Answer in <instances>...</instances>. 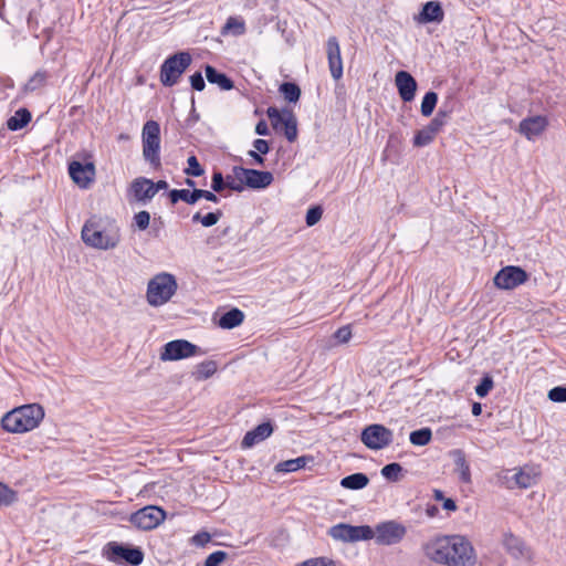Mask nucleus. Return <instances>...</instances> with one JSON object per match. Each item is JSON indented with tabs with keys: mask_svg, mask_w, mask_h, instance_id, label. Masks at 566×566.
Masks as SVG:
<instances>
[{
	"mask_svg": "<svg viewBox=\"0 0 566 566\" xmlns=\"http://www.w3.org/2000/svg\"><path fill=\"white\" fill-rule=\"evenodd\" d=\"M426 556L443 566H475L476 554L472 543L462 535H443L424 546Z\"/></svg>",
	"mask_w": 566,
	"mask_h": 566,
	"instance_id": "obj_1",
	"label": "nucleus"
},
{
	"mask_svg": "<svg viewBox=\"0 0 566 566\" xmlns=\"http://www.w3.org/2000/svg\"><path fill=\"white\" fill-rule=\"evenodd\" d=\"M81 238L91 248L98 250L115 249L120 242V229L115 220H109L106 227H102V219L92 216L82 228Z\"/></svg>",
	"mask_w": 566,
	"mask_h": 566,
	"instance_id": "obj_2",
	"label": "nucleus"
},
{
	"mask_svg": "<svg viewBox=\"0 0 566 566\" xmlns=\"http://www.w3.org/2000/svg\"><path fill=\"white\" fill-rule=\"evenodd\" d=\"M44 418V410L38 403L17 407L1 419L2 428L11 433H24L39 427Z\"/></svg>",
	"mask_w": 566,
	"mask_h": 566,
	"instance_id": "obj_3",
	"label": "nucleus"
},
{
	"mask_svg": "<svg viewBox=\"0 0 566 566\" xmlns=\"http://www.w3.org/2000/svg\"><path fill=\"white\" fill-rule=\"evenodd\" d=\"M177 287L178 285L172 274L159 273L148 282L147 302L151 306H161L175 295Z\"/></svg>",
	"mask_w": 566,
	"mask_h": 566,
	"instance_id": "obj_4",
	"label": "nucleus"
},
{
	"mask_svg": "<svg viewBox=\"0 0 566 566\" xmlns=\"http://www.w3.org/2000/svg\"><path fill=\"white\" fill-rule=\"evenodd\" d=\"M191 61V55L188 52H178L167 57L160 66L161 84L166 87L176 85Z\"/></svg>",
	"mask_w": 566,
	"mask_h": 566,
	"instance_id": "obj_5",
	"label": "nucleus"
},
{
	"mask_svg": "<svg viewBox=\"0 0 566 566\" xmlns=\"http://www.w3.org/2000/svg\"><path fill=\"white\" fill-rule=\"evenodd\" d=\"M103 556L112 563H126L130 566H138L144 560V553L139 547L124 546L114 541L104 546Z\"/></svg>",
	"mask_w": 566,
	"mask_h": 566,
	"instance_id": "obj_6",
	"label": "nucleus"
},
{
	"mask_svg": "<svg viewBox=\"0 0 566 566\" xmlns=\"http://www.w3.org/2000/svg\"><path fill=\"white\" fill-rule=\"evenodd\" d=\"M143 155L151 165L160 164V126L156 120H147L142 132Z\"/></svg>",
	"mask_w": 566,
	"mask_h": 566,
	"instance_id": "obj_7",
	"label": "nucleus"
},
{
	"mask_svg": "<svg viewBox=\"0 0 566 566\" xmlns=\"http://www.w3.org/2000/svg\"><path fill=\"white\" fill-rule=\"evenodd\" d=\"M360 440L370 450H381L392 443L394 433L384 424L374 423L363 429Z\"/></svg>",
	"mask_w": 566,
	"mask_h": 566,
	"instance_id": "obj_8",
	"label": "nucleus"
},
{
	"mask_svg": "<svg viewBox=\"0 0 566 566\" xmlns=\"http://www.w3.org/2000/svg\"><path fill=\"white\" fill-rule=\"evenodd\" d=\"M329 536L343 542H357L374 538V530L368 525L353 526L345 523L334 525L328 531Z\"/></svg>",
	"mask_w": 566,
	"mask_h": 566,
	"instance_id": "obj_9",
	"label": "nucleus"
},
{
	"mask_svg": "<svg viewBox=\"0 0 566 566\" xmlns=\"http://www.w3.org/2000/svg\"><path fill=\"white\" fill-rule=\"evenodd\" d=\"M166 518V512L159 506L148 505L133 513L129 522L139 530L156 528Z\"/></svg>",
	"mask_w": 566,
	"mask_h": 566,
	"instance_id": "obj_10",
	"label": "nucleus"
},
{
	"mask_svg": "<svg viewBox=\"0 0 566 566\" xmlns=\"http://www.w3.org/2000/svg\"><path fill=\"white\" fill-rule=\"evenodd\" d=\"M528 280L525 270L515 265H507L501 269L494 276L493 282L497 289L513 290Z\"/></svg>",
	"mask_w": 566,
	"mask_h": 566,
	"instance_id": "obj_11",
	"label": "nucleus"
},
{
	"mask_svg": "<svg viewBox=\"0 0 566 566\" xmlns=\"http://www.w3.org/2000/svg\"><path fill=\"white\" fill-rule=\"evenodd\" d=\"M275 129H283L284 136L289 142H294L297 137L296 119L292 112H280L276 107H269L266 111Z\"/></svg>",
	"mask_w": 566,
	"mask_h": 566,
	"instance_id": "obj_12",
	"label": "nucleus"
},
{
	"mask_svg": "<svg viewBox=\"0 0 566 566\" xmlns=\"http://www.w3.org/2000/svg\"><path fill=\"white\" fill-rule=\"evenodd\" d=\"M406 527L395 521L380 523L374 530V537L378 544L392 545L399 543L406 535Z\"/></svg>",
	"mask_w": 566,
	"mask_h": 566,
	"instance_id": "obj_13",
	"label": "nucleus"
},
{
	"mask_svg": "<svg viewBox=\"0 0 566 566\" xmlns=\"http://www.w3.org/2000/svg\"><path fill=\"white\" fill-rule=\"evenodd\" d=\"M198 350L199 348L195 344L186 339H176L168 342L164 346V350L160 353V359L163 361L179 360L197 355Z\"/></svg>",
	"mask_w": 566,
	"mask_h": 566,
	"instance_id": "obj_14",
	"label": "nucleus"
},
{
	"mask_svg": "<svg viewBox=\"0 0 566 566\" xmlns=\"http://www.w3.org/2000/svg\"><path fill=\"white\" fill-rule=\"evenodd\" d=\"M156 195V189L153 188L151 179H135L127 189V201L129 205L142 203L146 205Z\"/></svg>",
	"mask_w": 566,
	"mask_h": 566,
	"instance_id": "obj_15",
	"label": "nucleus"
},
{
	"mask_svg": "<svg viewBox=\"0 0 566 566\" xmlns=\"http://www.w3.org/2000/svg\"><path fill=\"white\" fill-rule=\"evenodd\" d=\"M228 182H224V179H212L211 188L216 192L222 191L226 187H229L232 190L241 191L244 187H249L252 189H264L270 186L273 179H228Z\"/></svg>",
	"mask_w": 566,
	"mask_h": 566,
	"instance_id": "obj_16",
	"label": "nucleus"
},
{
	"mask_svg": "<svg viewBox=\"0 0 566 566\" xmlns=\"http://www.w3.org/2000/svg\"><path fill=\"white\" fill-rule=\"evenodd\" d=\"M326 55L332 77L338 81L343 76V60L340 46L336 36H329L326 41Z\"/></svg>",
	"mask_w": 566,
	"mask_h": 566,
	"instance_id": "obj_17",
	"label": "nucleus"
},
{
	"mask_svg": "<svg viewBox=\"0 0 566 566\" xmlns=\"http://www.w3.org/2000/svg\"><path fill=\"white\" fill-rule=\"evenodd\" d=\"M395 84L398 88L399 96L403 102H411L415 98L417 82L410 73L406 71L397 72L395 76Z\"/></svg>",
	"mask_w": 566,
	"mask_h": 566,
	"instance_id": "obj_18",
	"label": "nucleus"
},
{
	"mask_svg": "<svg viewBox=\"0 0 566 566\" xmlns=\"http://www.w3.org/2000/svg\"><path fill=\"white\" fill-rule=\"evenodd\" d=\"M95 165L92 160V156L88 154H76L74 159L69 164L70 177H78L80 174L85 177L95 175Z\"/></svg>",
	"mask_w": 566,
	"mask_h": 566,
	"instance_id": "obj_19",
	"label": "nucleus"
},
{
	"mask_svg": "<svg viewBox=\"0 0 566 566\" xmlns=\"http://www.w3.org/2000/svg\"><path fill=\"white\" fill-rule=\"evenodd\" d=\"M547 124L545 116L537 115L524 118L520 123V132L525 135L527 139H533L545 130Z\"/></svg>",
	"mask_w": 566,
	"mask_h": 566,
	"instance_id": "obj_20",
	"label": "nucleus"
},
{
	"mask_svg": "<svg viewBox=\"0 0 566 566\" xmlns=\"http://www.w3.org/2000/svg\"><path fill=\"white\" fill-rule=\"evenodd\" d=\"M503 545L505 551L514 558L531 557V549L525 542L512 533L504 535Z\"/></svg>",
	"mask_w": 566,
	"mask_h": 566,
	"instance_id": "obj_21",
	"label": "nucleus"
},
{
	"mask_svg": "<svg viewBox=\"0 0 566 566\" xmlns=\"http://www.w3.org/2000/svg\"><path fill=\"white\" fill-rule=\"evenodd\" d=\"M272 432V424L270 422H263L245 433V436L242 439L241 446L244 449L251 448L254 444L270 437Z\"/></svg>",
	"mask_w": 566,
	"mask_h": 566,
	"instance_id": "obj_22",
	"label": "nucleus"
},
{
	"mask_svg": "<svg viewBox=\"0 0 566 566\" xmlns=\"http://www.w3.org/2000/svg\"><path fill=\"white\" fill-rule=\"evenodd\" d=\"M443 17L444 13L441 4L437 1H429L423 6L421 12L419 13L418 21L421 23H440L443 20Z\"/></svg>",
	"mask_w": 566,
	"mask_h": 566,
	"instance_id": "obj_23",
	"label": "nucleus"
},
{
	"mask_svg": "<svg viewBox=\"0 0 566 566\" xmlns=\"http://www.w3.org/2000/svg\"><path fill=\"white\" fill-rule=\"evenodd\" d=\"M441 129L442 126L439 123L431 120L424 128L417 132L413 137V145L417 147L429 145Z\"/></svg>",
	"mask_w": 566,
	"mask_h": 566,
	"instance_id": "obj_24",
	"label": "nucleus"
},
{
	"mask_svg": "<svg viewBox=\"0 0 566 566\" xmlns=\"http://www.w3.org/2000/svg\"><path fill=\"white\" fill-rule=\"evenodd\" d=\"M205 72L209 83L217 84L223 91H230L233 88V81L224 73L218 72L213 66L206 65Z\"/></svg>",
	"mask_w": 566,
	"mask_h": 566,
	"instance_id": "obj_25",
	"label": "nucleus"
},
{
	"mask_svg": "<svg viewBox=\"0 0 566 566\" xmlns=\"http://www.w3.org/2000/svg\"><path fill=\"white\" fill-rule=\"evenodd\" d=\"M538 473L531 468H522L514 475L513 480L517 488L528 489L536 483Z\"/></svg>",
	"mask_w": 566,
	"mask_h": 566,
	"instance_id": "obj_26",
	"label": "nucleus"
},
{
	"mask_svg": "<svg viewBox=\"0 0 566 566\" xmlns=\"http://www.w3.org/2000/svg\"><path fill=\"white\" fill-rule=\"evenodd\" d=\"M244 321V313L239 308H232L224 313L219 319V326L224 329H231L241 325Z\"/></svg>",
	"mask_w": 566,
	"mask_h": 566,
	"instance_id": "obj_27",
	"label": "nucleus"
},
{
	"mask_svg": "<svg viewBox=\"0 0 566 566\" xmlns=\"http://www.w3.org/2000/svg\"><path fill=\"white\" fill-rule=\"evenodd\" d=\"M31 120V113L27 108H19L7 122L10 130H19L25 127Z\"/></svg>",
	"mask_w": 566,
	"mask_h": 566,
	"instance_id": "obj_28",
	"label": "nucleus"
},
{
	"mask_svg": "<svg viewBox=\"0 0 566 566\" xmlns=\"http://www.w3.org/2000/svg\"><path fill=\"white\" fill-rule=\"evenodd\" d=\"M245 33V22L242 18L229 17L221 29V34L242 35Z\"/></svg>",
	"mask_w": 566,
	"mask_h": 566,
	"instance_id": "obj_29",
	"label": "nucleus"
},
{
	"mask_svg": "<svg viewBox=\"0 0 566 566\" xmlns=\"http://www.w3.org/2000/svg\"><path fill=\"white\" fill-rule=\"evenodd\" d=\"M369 482V479L364 473H354L347 475L340 480V485L345 489L349 490H360L364 489Z\"/></svg>",
	"mask_w": 566,
	"mask_h": 566,
	"instance_id": "obj_30",
	"label": "nucleus"
},
{
	"mask_svg": "<svg viewBox=\"0 0 566 566\" xmlns=\"http://www.w3.org/2000/svg\"><path fill=\"white\" fill-rule=\"evenodd\" d=\"M48 80V73L44 70L36 71L33 76L24 84V92H34L43 87Z\"/></svg>",
	"mask_w": 566,
	"mask_h": 566,
	"instance_id": "obj_31",
	"label": "nucleus"
},
{
	"mask_svg": "<svg viewBox=\"0 0 566 566\" xmlns=\"http://www.w3.org/2000/svg\"><path fill=\"white\" fill-rule=\"evenodd\" d=\"M280 93L290 103H296L301 96V88L292 82H284L280 85Z\"/></svg>",
	"mask_w": 566,
	"mask_h": 566,
	"instance_id": "obj_32",
	"label": "nucleus"
},
{
	"mask_svg": "<svg viewBox=\"0 0 566 566\" xmlns=\"http://www.w3.org/2000/svg\"><path fill=\"white\" fill-rule=\"evenodd\" d=\"M308 458L307 457H298L296 459L286 460L283 462H280L276 465V470L280 472H294L302 468H304L307 464Z\"/></svg>",
	"mask_w": 566,
	"mask_h": 566,
	"instance_id": "obj_33",
	"label": "nucleus"
},
{
	"mask_svg": "<svg viewBox=\"0 0 566 566\" xmlns=\"http://www.w3.org/2000/svg\"><path fill=\"white\" fill-rule=\"evenodd\" d=\"M432 432L429 428L415 430L410 433L409 440L413 446H426L431 441Z\"/></svg>",
	"mask_w": 566,
	"mask_h": 566,
	"instance_id": "obj_34",
	"label": "nucleus"
},
{
	"mask_svg": "<svg viewBox=\"0 0 566 566\" xmlns=\"http://www.w3.org/2000/svg\"><path fill=\"white\" fill-rule=\"evenodd\" d=\"M438 102V94L436 92H428L422 98L421 102V114L426 117L430 116Z\"/></svg>",
	"mask_w": 566,
	"mask_h": 566,
	"instance_id": "obj_35",
	"label": "nucleus"
},
{
	"mask_svg": "<svg viewBox=\"0 0 566 566\" xmlns=\"http://www.w3.org/2000/svg\"><path fill=\"white\" fill-rule=\"evenodd\" d=\"M455 465L460 481L467 484L471 483V470L464 455H460L455 460Z\"/></svg>",
	"mask_w": 566,
	"mask_h": 566,
	"instance_id": "obj_36",
	"label": "nucleus"
},
{
	"mask_svg": "<svg viewBox=\"0 0 566 566\" xmlns=\"http://www.w3.org/2000/svg\"><path fill=\"white\" fill-rule=\"evenodd\" d=\"M169 198L171 203H176L179 200H182L187 203H195V190L190 191L188 189H174L169 192Z\"/></svg>",
	"mask_w": 566,
	"mask_h": 566,
	"instance_id": "obj_37",
	"label": "nucleus"
},
{
	"mask_svg": "<svg viewBox=\"0 0 566 566\" xmlns=\"http://www.w3.org/2000/svg\"><path fill=\"white\" fill-rule=\"evenodd\" d=\"M401 472H402V467L397 462L389 463L381 469V475L385 479L392 481V482H396L400 479Z\"/></svg>",
	"mask_w": 566,
	"mask_h": 566,
	"instance_id": "obj_38",
	"label": "nucleus"
},
{
	"mask_svg": "<svg viewBox=\"0 0 566 566\" xmlns=\"http://www.w3.org/2000/svg\"><path fill=\"white\" fill-rule=\"evenodd\" d=\"M222 212L220 210L216 212H209L206 216H201L199 212L193 214L192 220L199 221L203 227H212L214 226L219 219L221 218Z\"/></svg>",
	"mask_w": 566,
	"mask_h": 566,
	"instance_id": "obj_39",
	"label": "nucleus"
},
{
	"mask_svg": "<svg viewBox=\"0 0 566 566\" xmlns=\"http://www.w3.org/2000/svg\"><path fill=\"white\" fill-rule=\"evenodd\" d=\"M233 177H273L270 171H261L256 169H247L239 166L233 167Z\"/></svg>",
	"mask_w": 566,
	"mask_h": 566,
	"instance_id": "obj_40",
	"label": "nucleus"
},
{
	"mask_svg": "<svg viewBox=\"0 0 566 566\" xmlns=\"http://www.w3.org/2000/svg\"><path fill=\"white\" fill-rule=\"evenodd\" d=\"M187 168L184 169L186 175L199 177L205 174V170L202 169L196 156H190L187 159Z\"/></svg>",
	"mask_w": 566,
	"mask_h": 566,
	"instance_id": "obj_41",
	"label": "nucleus"
},
{
	"mask_svg": "<svg viewBox=\"0 0 566 566\" xmlns=\"http://www.w3.org/2000/svg\"><path fill=\"white\" fill-rule=\"evenodd\" d=\"M295 566H337L336 563L328 557H313L308 558L302 563L296 564Z\"/></svg>",
	"mask_w": 566,
	"mask_h": 566,
	"instance_id": "obj_42",
	"label": "nucleus"
},
{
	"mask_svg": "<svg viewBox=\"0 0 566 566\" xmlns=\"http://www.w3.org/2000/svg\"><path fill=\"white\" fill-rule=\"evenodd\" d=\"M494 386L491 376L486 375L482 378L481 382L475 387V392L479 397L483 398L492 390Z\"/></svg>",
	"mask_w": 566,
	"mask_h": 566,
	"instance_id": "obj_43",
	"label": "nucleus"
},
{
	"mask_svg": "<svg viewBox=\"0 0 566 566\" xmlns=\"http://www.w3.org/2000/svg\"><path fill=\"white\" fill-rule=\"evenodd\" d=\"M134 226L140 230V231H144L148 228L149 226V222H150V214L148 211L146 210H143V211H139L137 213H135L134 216Z\"/></svg>",
	"mask_w": 566,
	"mask_h": 566,
	"instance_id": "obj_44",
	"label": "nucleus"
},
{
	"mask_svg": "<svg viewBox=\"0 0 566 566\" xmlns=\"http://www.w3.org/2000/svg\"><path fill=\"white\" fill-rule=\"evenodd\" d=\"M322 216H323V209L321 206H314V207L310 208L306 212V218H305L306 224L308 227L315 226L322 219Z\"/></svg>",
	"mask_w": 566,
	"mask_h": 566,
	"instance_id": "obj_45",
	"label": "nucleus"
},
{
	"mask_svg": "<svg viewBox=\"0 0 566 566\" xmlns=\"http://www.w3.org/2000/svg\"><path fill=\"white\" fill-rule=\"evenodd\" d=\"M227 558L226 552L216 551L206 558L203 566H220Z\"/></svg>",
	"mask_w": 566,
	"mask_h": 566,
	"instance_id": "obj_46",
	"label": "nucleus"
},
{
	"mask_svg": "<svg viewBox=\"0 0 566 566\" xmlns=\"http://www.w3.org/2000/svg\"><path fill=\"white\" fill-rule=\"evenodd\" d=\"M548 399L554 402H566V386H557L548 391Z\"/></svg>",
	"mask_w": 566,
	"mask_h": 566,
	"instance_id": "obj_47",
	"label": "nucleus"
},
{
	"mask_svg": "<svg viewBox=\"0 0 566 566\" xmlns=\"http://www.w3.org/2000/svg\"><path fill=\"white\" fill-rule=\"evenodd\" d=\"M334 338L340 343V344H345V343H348L349 339L352 338V327L350 325H345V326H342L339 327L335 333H334Z\"/></svg>",
	"mask_w": 566,
	"mask_h": 566,
	"instance_id": "obj_48",
	"label": "nucleus"
},
{
	"mask_svg": "<svg viewBox=\"0 0 566 566\" xmlns=\"http://www.w3.org/2000/svg\"><path fill=\"white\" fill-rule=\"evenodd\" d=\"M14 500V492L0 482V506L9 505Z\"/></svg>",
	"mask_w": 566,
	"mask_h": 566,
	"instance_id": "obj_49",
	"label": "nucleus"
},
{
	"mask_svg": "<svg viewBox=\"0 0 566 566\" xmlns=\"http://www.w3.org/2000/svg\"><path fill=\"white\" fill-rule=\"evenodd\" d=\"M450 114H451L450 108H448L447 106H441L432 120H434L436 123H439V125H441L443 127L448 123V120L450 118Z\"/></svg>",
	"mask_w": 566,
	"mask_h": 566,
	"instance_id": "obj_50",
	"label": "nucleus"
},
{
	"mask_svg": "<svg viewBox=\"0 0 566 566\" xmlns=\"http://www.w3.org/2000/svg\"><path fill=\"white\" fill-rule=\"evenodd\" d=\"M217 370V365L214 361L209 360L201 363L199 366V373L203 375L205 378L212 376Z\"/></svg>",
	"mask_w": 566,
	"mask_h": 566,
	"instance_id": "obj_51",
	"label": "nucleus"
},
{
	"mask_svg": "<svg viewBox=\"0 0 566 566\" xmlns=\"http://www.w3.org/2000/svg\"><path fill=\"white\" fill-rule=\"evenodd\" d=\"M211 541V535L208 532H199L191 538V543L197 546H205Z\"/></svg>",
	"mask_w": 566,
	"mask_h": 566,
	"instance_id": "obj_52",
	"label": "nucleus"
},
{
	"mask_svg": "<svg viewBox=\"0 0 566 566\" xmlns=\"http://www.w3.org/2000/svg\"><path fill=\"white\" fill-rule=\"evenodd\" d=\"M190 84L196 91H202L206 87L203 76L200 72H196L190 76Z\"/></svg>",
	"mask_w": 566,
	"mask_h": 566,
	"instance_id": "obj_53",
	"label": "nucleus"
},
{
	"mask_svg": "<svg viewBox=\"0 0 566 566\" xmlns=\"http://www.w3.org/2000/svg\"><path fill=\"white\" fill-rule=\"evenodd\" d=\"M200 198H205L209 201L218 202L217 196L212 191L195 189V202Z\"/></svg>",
	"mask_w": 566,
	"mask_h": 566,
	"instance_id": "obj_54",
	"label": "nucleus"
},
{
	"mask_svg": "<svg viewBox=\"0 0 566 566\" xmlns=\"http://www.w3.org/2000/svg\"><path fill=\"white\" fill-rule=\"evenodd\" d=\"M254 149L260 154H268L269 151V144L264 139H255L253 143Z\"/></svg>",
	"mask_w": 566,
	"mask_h": 566,
	"instance_id": "obj_55",
	"label": "nucleus"
},
{
	"mask_svg": "<svg viewBox=\"0 0 566 566\" xmlns=\"http://www.w3.org/2000/svg\"><path fill=\"white\" fill-rule=\"evenodd\" d=\"M255 133L261 136L269 135V127L265 120L261 119L255 126Z\"/></svg>",
	"mask_w": 566,
	"mask_h": 566,
	"instance_id": "obj_56",
	"label": "nucleus"
},
{
	"mask_svg": "<svg viewBox=\"0 0 566 566\" xmlns=\"http://www.w3.org/2000/svg\"><path fill=\"white\" fill-rule=\"evenodd\" d=\"M95 179H73L74 184L81 189H88Z\"/></svg>",
	"mask_w": 566,
	"mask_h": 566,
	"instance_id": "obj_57",
	"label": "nucleus"
},
{
	"mask_svg": "<svg viewBox=\"0 0 566 566\" xmlns=\"http://www.w3.org/2000/svg\"><path fill=\"white\" fill-rule=\"evenodd\" d=\"M442 506L447 511H455L457 510V504L452 499H444Z\"/></svg>",
	"mask_w": 566,
	"mask_h": 566,
	"instance_id": "obj_58",
	"label": "nucleus"
},
{
	"mask_svg": "<svg viewBox=\"0 0 566 566\" xmlns=\"http://www.w3.org/2000/svg\"><path fill=\"white\" fill-rule=\"evenodd\" d=\"M168 187V184L166 182L165 179H158V181L155 184L153 182V188L156 189V193L160 190V189H166Z\"/></svg>",
	"mask_w": 566,
	"mask_h": 566,
	"instance_id": "obj_59",
	"label": "nucleus"
},
{
	"mask_svg": "<svg viewBox=\"0 0 566 566\" xmlns=\"http://www.w3.org/2000/svg\"><path fill=\"white\" fill-rule=\"evenodd\" d=\"M249 155L251 157H253V159L258 163V164H262L263 163V158L261 156L260 153H258L255 149L254 150H250L249 151Z\"/></svg>",
	"mask_w": 566,
	"mask_h": 566,
	"instance_id": "obj_60",
	"label": "nucleus"
},
{
	"mask_svg": "<svg viewBox=\"0 0 566 566\" xmlns=\"http://www.w3.org/2000/svg\"><path fill=\"white\" fill-rule=\"evenodd\" d=\"M481 412H482V406H481V403H479V402H474V403H473V406H472V413H473L474 416H480V415H481Z\"/></svg>",
	"mask_w": 566,
	"mask_h": 566,
	"instance_id": "obj_61",
	"label": "nucleus"
},
{
	"mask_svg": "<svg viewBox=\"0 0 566 566\" xmlns=\"http://www.w3.org/2000/svg\"><path fill=\"white\" fill-rule=\"evenodd\" d=\"M212 177L218 178V177H223V175L221 171L214 170L212 174Z\"/></svg>",
	"mask_w": 566,
	"mask_h": 566,
	"instance_id": "obj_62",
	"label": "nucleus"
},
{
	"mask_svg": "<svg viewBox=\"0 0 566 566\" xmlns=\"http://www.w3.org/2000/svg\"><path fill=\"white\" fill-rule=\"evenodd\" d=\"M436 499L437 500L442 499V492L441 491H436Z\"/></svg>",
	"mask_w": 566,
	"mask_h": 566,
	"instance_id": "obj_63",
	"label": "nucleus"
},
{
	"mask_svg": "<svg viewBox=\"0 0 566 566\" xmlns=\"http://www.w3.org/2000/svg\"><path fill=\"white\" fill-rule=\"evenodd\" d=\"M186 181L190 187L195 186L193 179H186Z\"/></svg>",
	"mask_w": 566,
	"mask_h": 566,
	"instance_id": "obj_64",
	"label": "nucleus"
}]
</instances>
